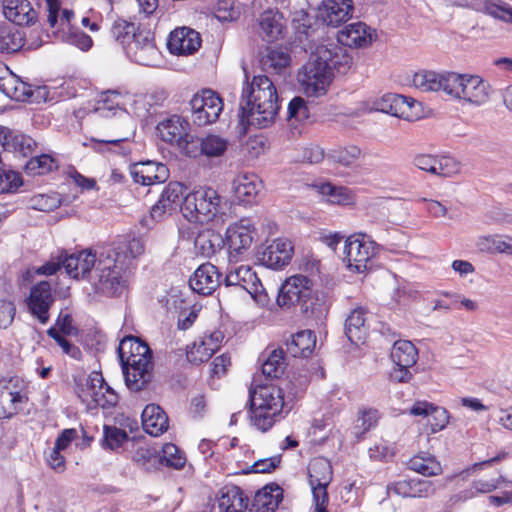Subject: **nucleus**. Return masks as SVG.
Masks as SVG:
<instances>
[{"label":"nucleus","mask_w":512,"mask_h":512,"mask_svg":"<svg viewBox=\"0 0 512 512\" xmlns=\"http://www.w3.org/2000/svg\"><path fill=\"white\" fill-rule=\"evenodd\" d=\"M280 109L274 82L266 75H256L242 89L240 123L259 129L271 126Z\"/></svg>","instance_id":"obj_1"},{"label":"nucleus","mask_w":512,"mask_h":512,"mask_svg":"<svg viewBox=\"0 0 512 512\" xmlns=\"http://www.w3.org/2000/svg\"><path fill=\"white\" fill-rule=\"evenodd\" d=\"M306 377L294 385L292 380H284L285 389L288 390V397H297L307 386ZM250 417L253 425L265 432L277 421L282 409L285 406L284 388L277 385H262L254 392H250Z\"/></svg>","instance_id":"obj_2"},{"label":"nucleus","mask_w":512,"mask_h":512,"mask_svg":"<svg viewBox=\"0 0 512 512\" xmlns=\"http://www.w3.org/2000/svg\"><path fill=\"white\" fill-rule=\"evenodd\" d=\"M125 383L134 392L142 390L152 379V350L135 336L124 337L118 346Z\"/></svg>","instance_id":"obj_3"},{"label":"nucleus","mask_w":512,"mask_h":512,"mask_svg":"<svg viewBox=\"0 0 512 512\" xmlns=\"http://www.w3.org/2000/svg\"><path fill=\"white\" fill-rule=\"evenodd\" d=\"M124 258L120 252L110 248L99 252L98 264L88 281L96 293L113 297L123 292L128 274V265Z\"/></svg>","instance_id":"obj_4"},{"label":"nucleus","mask_w":512,"mask_h":512,"mask_svg":"<svg viewBox=\"0 0 512 512\" xmlns=\"http://www.w3.org/2000/svg\"><path fill=\"white\" fill-rule=\"evenodd\" d=\"M228 210L227 200L212 187H200L183 199V215L191 222L205 223L222 218Z\"/></svg>","instance_id":"obj_5"},{"label":"nucleus","mask_w":512,"mask_h":512,"mask_svg":"<svg viewBox=\"0 0 512 512\" xmlns=\"http://www.w3.org/2000/svg\"><path fill=\"white\" fill-rule=\"evenodd\" d=\"M310 51L308 62L298 72V81L308 96H319L325 93L334 75L329 66L318 59L316 50Z\"/></svg>","instance_id":"obj_6"},{"label":"nucleus","mask_w":512,"mask_h":512,"mask_svg":"<svg viewBox=\"0 0 512 512\" xmlns=\"http://www.w3.org/2000/svg\"><path fill=\"white\" fill-rule=\"evenodd\" d=\"M378 252L377 244L364 233H357L345 240L344 260L350 270L363 273L371 268L372 259Z\"/></svg>","instance_id":"obj_7"},{"label":"nucleus","mask_w":512,"mask_h":512,"mask_svg":"<svg viewBox=\"0 0 512 512\" xmlns=\"http://www.w3.org/2000/svg\"><path fill=\"white\" fill-rule=\"evenodd\" d=\"M238 260L239 258L229 259L223 281L225 287H235L245 291L250 294L253 299L263 304L267 300V295L260 279L250 266H238Z\"/></svg>","instance_id":"obj_8"},{"label":"nucleus","mask_w":512,"mask_h":512,"mask_svg":"<svg viewBox=\"0 0 512 512\" xmlns=\"http://www.w3.org/2000/svg\"><path fill=\"white\" fill-rule=\"evenodd\" d=\"M449 95L475 105L484 104L488 98V84L478 75L451 73Z\"/></svg>","instance_id":"obj_9"},{"label":"nucleus","mask_w":512,"mask_h":512,"mask_svg":"<svg viewBox=\"0 0 512 512\" xmlns=\"http://www.w3.org/2000/svg\"><path fill=\"white\" fill-rule=\"evenodd\" d=\"M77 394L89 407L107 409L118 403L117 393L104 381L99 372H92L84 383L78 385Z\"/></svg>","instance_id":"obj_10"},{"label":"nucleus","mask_w":512,"mask_h":512,"mask_svg":"<svg viewBox=\"0 0 512 512\" xmlns=\"http://www.w3.org/2000/svg\"><path fill=\"white\" fill-rule=\"evenodd\" d=\"M309 483L313 493V512H329L327 486L332 480V466L323 457L314 458L308 465Z\"/></svg>","instance_id":"obj_11"},{"label":"nucleus","mask_w":512,"mask_h":512,"mask_svg":"<svg viewBox=\"0 0 512 512\" xmlns=\"http://www.w3.org/2000/svg\"><path fill=\"white\" fill-rule=\"evenodd\" d=\"M189 107L193 123L202 127L219 119L223 110V101L213 90L204 89L194 94L189 101Z\"/></svg>","instance_id":"obj_12"},{"label":"nucleus","mask_w":512,"mask_h":512,"mask_svg":"<svg viewBox=\"0 0 512 512\" xmlns=\"http://www.w3.org/2000/svg\"><path fill=\"white\" fill-rule=\"evenodd\" d=\"M126 55L135 63L144 66H154L160 59L154 34L150 30L140 29L129 42L125 50Z\"/></svg>","instance_id":"obj_13"},{"label":"nucleus","mask_w":512,"mask_h":512,"mask_svg":"<svg viewBox=\"0 0 512 512\" xmlns=\"http://www.w3.org/2000/svg\"><path fill=\"white\" fill-rule=\"evenodd\" d=\"M376 111L415 121L420 118V103L399 94H385L373 104Z\"/></svg>","instance_id":"obj_14"},{"label":"nucleus","mask_w":512,"mask_h":512,"mask_svg":"<svg viewBox=\"0 0 512 512\" xmlns=\"http://www.w3.org/2000/svg\"><path fill=\"white\" fill-rule=\"evenodd\" d=\"M313 282L305 275L297 274L289 277L281 286L277 304L281 308H291L310 297Z\"/></svg>","instance_id":"obj_15"},{"label":"nucleus","mask_w":512,"mask_h":512,"mask_svg":"<svg viewBox=\"0 0 512 512\" xmlns=\"http://www.w3.org/2000/svg\"><path fill=\"white\" fill-rule=\"evenodd\" d=\"M314 49L318 53V59L329 66L333 75L334 73L345 75L351 69L353 58L346 46H343L338 41H328L327 43L315 46Z\"/></svg>","instance_id":"obj_16"},{"label":"nucleus","mask_w":512,"mask_h":512,"mask_svg":"<svg viewBox=\"0 0 512 512\" xmlns=\"http://www.w3.org/2000/svg\"><path fill=\"white\" fill-rule=\"evenodd\" d=\"M255 235V227L250 219L243 218L229 226L226 231V241L229 249L228 258L230 260L240 258L251 247Z\"/></svg>","instance_id":"obj_17"},{"label":"nucleus","mask_w":512,"mask_h":512,"mask_svg":"<svg viewBox=\"0 0 512 512\" xmlns=\"http://www.w3.org/2000/svg\"><path fill=\"white\" fill-rule=\"evenodd\" d=\"M26 402L27 396L18 378L0 383V419L11 418Z\"/></svg>","instance_id":"obj_18"},{"label":"nucleus","mask_w":512,"mask_h":512,"mask_svg":"<svg viewBox=\"0 0 512 512\" xmlns=\"http://www.w3.org/2000/svg\"><path fill=\"white\" fill-rule=\"evenodd\" d=\"M54 301L50 283L41 281L31 287L26 302L30 314L41 324H46L50 319L49 310Z\"/></svg>","instance_id":"obj_19"},{"label":"nucleus","mask_w":512,"mask_h":512,"mask_svg":"<svg viewBox=\"0 0 512 512\" xmlns=\"http://www.w3.org/2000/svg\"><path fill=\"white\" fill-rule=\"evenodd\" d=\"M185 187L179 182H170L162 191L157 203L151 208L153 219L160 221L179 207L182 209Z\"/></svg>","instance_id":"obj_20"},{"label":"nucleus","mask_w":512,"mask_h":512,"mask_svg":"<svg viewBox=\"0 0 512 512\" xmlns=\"http://www.w3.org/2000/svg\"><path fill=\"white\" fill-rule=\"evenodd\" d=\"M292 255V243L287 239L279 238L258 253V260L263 266L277 270L288 265Z\"/></svg>","instance_id":"obj_21"},{"label":"nucleus","mask_w":512,"mask_h":512,"mask_svg":"<svg viewBox=\"0 0 512 512\" xmlns=\"http://www.w3.org/2000/svg\"><path fill=\"white\" fill-rule=\"evenodd\" d=\"M99 252L84 250L71 255L65 254L62 260V266L66 272L73 278L87 279L98 264Z\"/></svg>","instance_id":"obj_22"},{"label":"nucleus","mask_w":512,"mask_h":512,"mask_svg":"<svg viewBox=\"0 0 512 512\" xmlns=\"http://www.w3.org/2000/svg\"><path fill=\"white\" fill-rule=\"evenodd\" d=\"M221 273L218 268L207 262L200 265L189 279L193 291L201 295L212 294L221 284Z\"/></svg>","instance_id":"obj_23"},{"label":"nucleus","mask_w":512,"mask_h":512,"mask_svg":"<svg viewBox=\"0 0 512 512\" xmlns=\"http://www.w3.org/2000/svg\"><path fill=\"white\" fill-rule=\"evenodd\" d=\"M168 49L177 55H190L201 46L200 34L188 27L177 28L170 33Z\"/></svg>","instance_id":"obj_24"},{"label":"nucleus","mask_w":512,"mask_h":512,"mask_svg":"<svg viewBox=\"0 0 512 512\" xmlns=\"http://www.w3.org/2000/svg\"><path fill=\"white\" fill-rule=\"evenodd\" d=\"M223 339L224 334L219 330L205 334L200 341L195 342L187 352L188 360L194 364H200L209 360L221 347Z\"/></svg>","instance_id":"obj_25"},{"label":"nucleus","mask_w":512,"mask_h":512,"mask_svg":"<svg viewBox=\"0 0 512 512\" xmlns=\"http://www.w3.org/2000/svg\"><path fill=\"white\" fill-rule=\"evenodd\" d=\"M4 17L18 26L34 24L38 14L28 0H2Z\"/></svg>","instance_id":"obj_26"},{"label":"nucleus","mask_w":512,"mask_h":512,"mask_svg":"<svg viewBox=\"0 0 512 512\" xmlns=\"http://www.w3.org/2000/svg\"><path fill=\"white\" fill-rule=\"evenodd\" d=\"M131 176L136 183L148 186L165 182L169 177V170L162 163L147 161L134 165Z\"/></svg>","instance_id":"obj_27"},{"label":"nucleus","mask_w":512,"mask_h":512,"mask_svg":"<svg viewBox=\"0 0 512 512\" xmlns=\"http://www.w3.org/2000/svg\"><path fill=\"white\" fill-rule=\"evenodd\" d=\"M451 73L422 70L414 74L412 82L414 87L421 92L443 91L446 95H449L450 83L447 80Z\"/></svg>","instance_id":"obj_28"},{"label":"nucleus","mask_w":512,"mask_h":512,"mask_svg":"<svg viewBox=\"0 0 512 512\" xmlns=\"http://www.w3.org/2000/svg\"><path fill=\"white\" fill-rule=\"evenodd\" d=\"M321 16L323 21L337 27L352 17L353 0H323Z\"/></svg>","instance_id":"obj_29"},{"label":"nucleus","mask_w":512,"mask_h":512,"mask_svg":"<svg viewBox=\"0 0 512 512\" xmlns=\"http://www.w3.org/2000/svg\"><path fill=\"white\" fill-rule=\"evenodd\" d=\"M291 57L286 48L266 47L261 53L260 66L264 72L283 75L290 64Z\"/></svg>","instance_id":"obj_30"},{"label":"nucleus","mask_w":512,"mask_h":512,"mask_svg":"<svg viewBox=\"0 0 512 512\" xmlns=\"http://www.w3.org/2000/svg\"><path fill=\"white\" fill-rule=\"evenodd\" d=\"M260 187L261 182L253 173H239L232 182L234 195L243 204L255 202Z\"/></svg>","instance_id":"obj_31"},{"label":"nucleus","mask_w":512,"mask_h":512,"mask_svg":"<svg viewBox=\"0 0 512 512\" xmlns=\"http://www.w3.org/2000/svg\"><path fill=\"white\" fill-rule=\"evenodd\" d=\"M248 502V497L236 485H225L218 492L217 503L221 512H243Z\"/></svg>","instance_id":"obj_32"},{"label":"nucleus","mask_w":512,"mask_h":512,"mask_svg":"<svg viewBox=\"0 0 512 512\" xmlns=\"http://www.w3.org/2000/svg\"><path fill=\"white\" fill-rule=\"evenodd\" d=\"M0 146L6 151L17 152L26 157L33 153L36 143L30 136L1 127Z\"/></svg>","instance_id":"obj_33"},{"label":"nucleus","mask_w":512,"mask_h":512,"mask_svg":"<svg viewBox=\"0 0 512 512\" xmlns=\"http://www.w3.org/2000/svg\"><path fill=\"white\" fill-rule=\"evenodd\" d=\"M366 321L367 311L362 307L352 310L346 318L344 332L352 344L359 345L364 343L368 334Z\"/></svg>","instance_id":"obj_34"},{"label":"nucleus","mask_w":512,"mask_h":512,"mask_svg":"<svg viewBox=\"0 0 512 512\" xmlns=\"http://www.w3.org/2000/svg\"><path fill=\"white\" fill-rule=\"evenodd\" d=\"M337 40L343 46L365 47L372 41L370 28L362 22L351 23L338 32Z\"/></svg>","instance_id":"obj_35"},{"label":"nucleus","mask_w":512,"mask_h":512,"mask_svg":"<svg viewBox=\"0 0 512 512\" xmlns=\"http://www.w3.org/2000/svg\"><path fill=\"white\" fill-rule=\"evenodd\" d=\"M141 416L143 428L148 434L159 436L167 431L169 426L168 416L159 405H147Z\"/></svg>","instance_id":"obj_36"},{"label":"nucleus","mask_w":512,"mask_h":512,"mask_svg":"<svg viewBox=\"0 0 512 512\" xmlns=\"http://www.w3.org/2000/svg\"><path fill=\"white\" fill-rule=\"evenodd\" d=\"M156 130L163 141L176 145L188 132L189 123L179 115H172L159 122Z\"/></svg>","instance_id":"obj_37"},{"label":"nucleus","mask_w":512,"mask_h":512,"mask_svg":"<svg viewBox=\"0 0 512 512\" xmlns=\"http://www.w3.org/2000/svg\"><path fill=\"white\" fill-rule=\"evenodd\" d=\"M282 499V489L277 484L266 485L252 501L249 512H274Z\"/></svg>","instance_id":"obj_38"},{"label":"nucleus","mask_w":512,"mask_h":512,"mask_svg":"<svg viewBox=\"0 0 512 512\" xmlns=\"http://www.w3.org/2000/svg\"><path fill=\"white\" fill-rule=\"evenodd\" d=\"M260 35L268 42L277 40L285 28L282 14L273 11H266L259 19Z\"/></svg>","instance_id":"obj_39"},{"label":"nucleus","mask_w":512,"mask_h":512,"mask_svg":"<svg viewBox=\"0 0 512 512\" xmlns=\"http://www.w3.org/2000/svg\"><path fill=\"white\" fill-rule=\"evenodd\" d=\"M316 344V339L312 331L303 330L291 336L286 342L287 353L292 357H308Z\"/></svg>","instance_id":"obj_40"},{"label":"nucleus","mask_w":512,"mask_h":512,"mask_svg":"<svg viewBox=\"0 0 512 512\" xmlns=\"http://www.w3.org/2000/svg\"><path fill=\"white\" fill-rule=\"evenodd\" d=\"M262 373L269 378H279L285 371L286 361L282 348L264 351L262 353Z\"/></svg>","instance_id":"obj_41"},{"label":"nucleus","mask_w":512,"mask_h":512,"mask_svg":"<svg viewBox=\"0 0 512 512\" xmlns=\"http://www.w3.org/2000/svg\"><path fill=\"white\" fill-rule=\"evenodd\" d=\"M391 359L396 366L412 367L417 362L418 350L411 341L398 340L392 347Z\"/></svg>","instance_id":"obj_42"},{"label":"nucleus","mask_w":512,"mask_h":512,"mask_svg":"<svg viewBox=\"0 0 512 512\" xmlns=\"http://www.w3.org/2000/svg\"><path fill=\"white\" fill-rule=\"evenodd\" d=\"M24 46V33L8 24L0 25V52L15 53Z\"/></svg>","instance_id":"obj_43"},{"label":"nucleus","mask_w":512,"mask_h":512,"mask_svg":"<svg viewBox=\"0 0 512 512\" xmlns=\"http://www.w3.org/2000/svg\"><path fill=\"white\" fill-rule=\"evenodd\" d=\"M293 26L297 33V38L303 49L313 50L315 48L313 35L316 32L311 26V19L309 15L303 11L296 14L292 20Z\"/></svg>","instance_id":"obj_44"},{"label":"nucleus","mask_w":512,"mask_h":512,"mask_svg":"<svg viewBox=\"0 0 512 512\" xmlns=\"http://www.w3.org/2000/svg\"><path fill=\"white\" fill-rule=\"evenodd\" d=\"M319 192L331 204L351 205L355 201L354 194L347 187H337L330 183H324L319 186Z\"/></svg>","instance_id":"obj_45"},{"label":"nucleus","mask_w":512,"mask_h":512,"mask_svg":"<svg viewBox=\"0 0 512 512\" xmlns=\"http://www.w3.org/2000/svg\"><path fill=\"white\" fill-rule=\"evenodd\" d=\"M408 467L426 477L436 476L442 472L440 463L434 456L428 454L413 456L408 462Z\"/></svg>","instance_id":"obj_46"},{"label":"nucleus","mask_w":512,"mask_h":512,"mask_svg":"<svg viewBox=\"0 0 512 512\" xmlns=\"http://www.w3.org/2000/svg\"><path fill=\"white\" fill-rule=\"evenodd\" d=\"M59 11L60 0H44V13L49 25L55 27L59 23L60 27L64 29L65 26L70 25L74 13L71 10L63 9L59 15Z\"/></svg>","instance_id":"obj_47"},{"label":"nucleus","mask_w":512,"mask_h":512,"mask_svg":"<svg viewBox=\"0 0 512 512\" xmlns=\"http://www.w3.org/2000/svg\"><path fill=\"white\" fill-rule=\"evenodd\" d=\"M228 148V141L215 134H208L202 138V156L208 158L220 157L224 155Z\"/></svg>","instance_id":"obj_48"},{"label":"nucleus","mask_w":512,"mask_h":512,"mask_svg":"<svg viewBox=\"0 0 512 512\" xmlns=\"http://www.w3.org/2000/svg\"><path fill=\"white\" fill-rule=\"evenodd\" d=\"M129 439L128 433L116 426H104L102 447L106 450L115 451Z\"/></svg>","instance_id":"obj_49"},{"label":"nucleus","mask_w":512,"mask_h":512,"mask_svg":"<svg viewBox=\"0 0 512 512\" xmlns=\"http://www.w3.org/2000/svg\"><path fill=\"white\" fill-rule=\"evenodd\" d=\"M361 155V149L355 145L345 147H337L328 152V158L333 162L339 163L343 166H350Z\"/></svg>","instance_id":"obj_50"},{"label":"nucleus","mask_w":512,"mask_h":512,"mask_svg":"<svg viewBox=\"0 0 512 512\" xmlns=\"http://www.w3.org/2000/svg\"><path fill=\"white\" fill-rule=\"evenodd\" d=\"M139 28H136L133 23H129L125 20L116 21L111 28V36L119 42L124 51L129 42L138 33Z\"/></svg>","instance_id":"obj_51"},{"label":"nucleus","mask_w":512,"mask_h":512,"mask_svg":"<svg viewBox=\"0 0 512 512\" xmlns=\"http://www.w3.org/2000/svg\"><path fill=\"white\" fill-rule=\"evenodd\" d=\"M160 461L167 467L181 469L186 463V457L175 444L166 443L162 447Z\"/></svg>","instance_id":"obj_52"},{"label":"nucleus","mask_w":512,"mask_h":512,"mask_svg":"<svg viewBox=\"0 0 512 512\" xmlns=\"http://www.w3.org/2000/svg\"><path fill=\"white\" fill-rule=\"evenodd\" d=\"M481 11L496 19L512 23V8L500 0H486Z\"/></svg>","instance_id":"obj_53"},{"label":"nucleus","mask_w":512,"mask_h":512,"mask_svg":"<svg viewBox=\"0 0 512 512\" xmlns=\"http://www.w3.org/2000/svg\"><path fill=\"white\" fill-rule=\"evenodd\" d=\"M55 161L47 154L32 157L25 165V171L29 175L46 174L55 168Z\"/></svg>","instance_id":"obj_54"},{"label":"nucleus","mask_w":512,"mask_h":512,"mask_svg":"<svg viewBox=\"0 0 512 512\" xmlns=\"http://www.w3.org/2000/svg\"><path fill=\"white\" fill-rule=\"evenodd\" d=\"M114 251L120 252L123 256H125V261L128 265V269L130 268L131 262L133 259L142 255L145 251V246L143 241L140 238H132L128 240L121 246L117 248H111Z\"/></svg>","instance_id":"obj_55"},{"label":"nucleus","mask_w":512,"mask_h":512,"mask_svg":"<svg viewBox=\"0 0 512 512\" xmlns=\"http://www.w3.org/2000/svg\"><path fill=\"white\" fill-rule=\"evenodd\" d=\"M180 152L190 158L202 156V138L195 137L188 132L176 144Z\"/></svg>","instance_id":"obj_56"},{"label":"nucleus","mask_w":512,"mask_h":512,"mask_svg":"<svg viewBox=\"0 0 512 512\" xmlns=\"http://www.w3.org/2000/svg\"><path fill=\"white\" fill-rule=\"evenodd\" d=\"M378 419L379 416L377 410L369 409L362 411L354 426V434L356 437L360 438L363 434L373 428L377 424Z\"/></svg>","instance_id":"obj_57"},{"label":"nucleus","mask_w":512,"mask_h":512,"mask_svg":"<svg viewBox=\"0 0 512 512\" xmlns=\"http://www.w3.org/2000/svg\"><path fill=\"white\" fill-rule=\"evenodd\" d=\"M22 185V178L18 172L0 168V194L13 193Z\"/></svg>","instance_id":"obj_58"},{"label":"nucleus","mask_w":512,"mask_h":512,"mask_svg":"<svg viewBox=\"0 0 512 512\" xmlns=\"http://www.w3.org/2000/svg\"><path fill=\"white\" fill-rule=\"evenodd\" d=\"M47 335L50 338H52L62 348L63 353L76 360H79L81 358L82 352L80 348L69 342L62 335H60L59 331H57L55 327H50L47 330Z\"/></svg>","instance_id":"obj_59"},{"label":"nucleus","mask_w":512,"mask_h":512,"mask_svg":"<svg viewBox=\"0 0 512 512\" xmlns=\"http://www.w3.org/2000/svg\"><path fill=\"white\" fill-rule=\"evenodd\" d=\"M436 491L435 485L430 480L411 479V498H427Z\"/></svg>","instance_id":"obj_60"},{"label":"nucleus","mask_w":512,"mask_h":512,"mask_svg":"<svg viewBox=\"0 0 512 512\" xmlns=\"http://www.w3.org/2000/svg\"><path fill=\"white\" fill-rule=\"evenodd\" d=\"M308 116L309 111L305 100L301 97H294L288 105V120L302 121Z\"/></svg>","instance_id":"obj_61"},{"label":"nucleus","mask_w":512,"mask_h":512,"mask_svg":"<svg viewBox=\"0 0 512 512\" xmlns=\"http://www.w3.org/2000/svg\"><path fill=\"white\" fill-rule=\"evenodd\" d=\"M59 331L60 335H77L78 329L73 324L72 315L68 312L61 311L56 319L55 325L53 326Z\"/></svg>","instance_id":"obj_62"},{"label":"nucleus","mask_w":512,"mask_h":512,"mask_svg":"<svg viewBox=\"0 0 512 512\" xmlns=\"http://www.w3.org/2000/svg\"><path fill=\"white\" fill-rule=\"evenodd\" d=\"M65 39L68 43L78 47L83 51H87L92 46V39L89 35L78 29H70Z\"/></svg>","instance_id":"obj_63"},{"label":"nucleus","mask_w":512,"mask_h":512,"mask_svg":"<svg viewBox=\"0 0 512 512\" xmlns=\"http://www.w3.org/2000/svg\"><path fill=\"white\" fill-rule=\"evenodd\" d=\"M448 412L442 407H434L427 420L433 432L442 430L448 423Z\"/></svg>","instance_id":"obj_64"}]
</instances>
